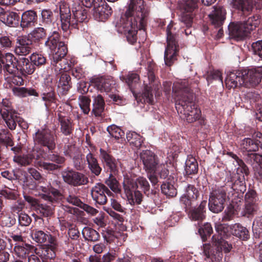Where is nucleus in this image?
Segmentation results:
<instances>
[{"instance_id": "41", "label": "nucleus", "mask_w": 262, "mask_h": 262, "mask_svg": "<svg viewBox=\"0 0 262 262\" xmlns=\"http://www.w3.org/2000/svg\"><path fill=\"white\" fill-rule=\"evenodd\" d=\"M12 92L14 95L19 97H25L28 95L37 96L38 94L34 89H27L24 87H14Z\"/></svg>"}, {"instance_id": "56", "label": "nucleus", "mask_w": 262, "mask_h": 262, "mask_svg": "<svg viewBox=\"0 0 262 262\" xmlns=\"http://www.w3.org/2000/svg\"><path fill=\"white\" fill-rule=\"evenodd\" d=\"M31 62L34 66H39L46 63V58L41 54L34 53L30 57Z\"/></svg>"}, {"instance_id": "58", "label": "nucleus", "mask_w": 262, "mask_h": 262, "mask_svg": "<svg viewBox=\"0 0 262 262\" xmlns=\"http://www.w3.org/2000/svg\"><path fill=\"white\" fill-rule=\"evenodd\" d=\"M29 245H26V247L23 245H15L14 248V253L20 257H24L28 252Z\"/></svg>"}, {"instance_id": "20", "label": "nucleus", "mask_w": 262, "mask_h": 262, "mask_svg": "<svg viewBox=\"0 0 262 262\" xmlns=\"http://www.w3.org/2000/svg\"><path fill=\"white\" fill-rule=\"evenodd\" d=\"M32 48V40L27 36L18 37L15 48V53L18 55L25 56L29 54Z\"/></svg>"}, {"instance_id": "10", "label": "nucleus", "mask_w": 262, "mask_h": 262, "mask_svg": "<svg viewBox=\"0 0 262 262\" xmlns=\"http://www.w3.org/2000/svg\"><path fill=\"white\" fill-rule=\"evenodd\" d=\"M0 113L7 124L11 130L14 129L16 126L17 113L12 109L11 103L7 99H3L0 103Z\"/></svg>"}, {"instance_id": "48", "label": "nucleus", "mask_w": 262, "mask_h": 262, "mask_svg": "<svg viewBox=\"0 0 262 262\" xmlns=\"http://www.w3.org/2000/svg\"><path fill=\"white\" fill-rule=\"evenodd\" d=\"M248 155L257 164L255 167V173L262 179V155L255 153H252Z\"/></svg>"}, {"instance_id": "14", "label": "nucleus", "mask_w": 262, "mask_h": 262, "mask_svg": "<svg viewBox=\"0 0 262 262\" xmlns=\"http://www.w3.org/2000/svg\"><path fill=\"white\" fill-rule=\"evenodd\" d=\"M33 159H35V165L38 166V162H43V160H49L55 162L57 164H62L64 162V158L58 155L52 154L48 155L40 148L35 147L31 154Z\"/></svg>"}, {"instance_id": "62", "label": "nucleus", "mask_w": 262, "mask_h": 262, "mask_svg": "<svg viewBox=\"0 0 262 262\" xmlns=\"http://www.w3.org/2000/svg\"><path fill=\"white\" fill-rule=\"evenodd\" d=\"M139 80V76L136 73H129L128 75L127 78L125 79V82L131 88L134 83H136Z\"/></svg>"}, {"instance_id": "63", "label": "nucleus", "mask_w": 262, "mask_h": 262, "mask_svg": "<svg viewBox=\"0 0 262 262\" xmlns=\"http://www.w3.org/2000/svg\"><path fill=\"white\" fill-rule=\"evenodd\" d=\"M246 203L255 204L256 194L253 190L248 192L245 195Z\"/></svg>"}, {"instance_id": "3", "label": "nucleus", "mask_w": 262, "mask_h": 262, "mask_svg": "<svg viewBox=\"0 0 262 262\" xmlns=\"http://www.w3.org/2000/svg\"><path fill=\"white\" fill-rule=\"evenodd\" d=\"M189 85L186 79L174 82L172 97L176 100V108L180 117L192 123L200 118L201 112L193 103V94L188 88Z\"/></svg>"}, {"instance_id": "50", "label": "nucleus", "mask_w": 262, "mask_h": 262, "mask_svg": "<svg viewBox=\"0 0 262 262\" xmlns=\"http://www.w3.org/2000/svg\"><path fill=\"white\" fill-rule=\"evenodd\" d=\"M78 99L80 108L85 114H88L90 111L91 100L85 96H80Z\"/></svg>"}, {"instance_id": "42", "label": "nucleus", "mask_w": 262, "mask_h": 262, "mask_svg": "<svg viewBox=\"0 0 262 262\" xmlns=\"http://www.w3.org/2000/svg\"><path fill=\"white\" fill-rule=\"evenodd\" d=\"M260 23V17L258 15L256 14L249 17L245 22L242 23L244 24L247 30L250 33L251 31L259 26Z\"/></svg>"}, {"instance_id": "33", "label": "nucleus", "mask_w": 262, "mask_h": 262, "mask_svg": "<svg viewBox=\"0 0 262 262\" xmlns=\"http://www.w3.org/2000/svg\"><path fill=\"white\" fill-rule=\"evenodd\" d=\"M155 76L152 72H149L148 78L150 81L149 85H146L144 89V91L142 94V97L143 99L144 102L148 103H152L154 101V97L152 93H151V83L154 81Z\"/></svg>"}, {"instance_id": "34", "label": "nucleus", "mask_w": 262, "mask_h": 262, "mask_svg": "<svg viewBox=\"0 0 262 262\" xmlns=\"http://www.w3.org/2000/svg\"><path fill=\"white\" fill-rule=\"evenodd\" d=\"M51 31V30L47 29V27L35 28L28 34V38L32 41H38L44 39L47 35V31Z\"/></svg>"}, {"instance_id": "36", "label": "nucleus", "mask_w": 262, "mask_h": 262, "mask_svg": "<svg viewBox=\"0 0 262 262\" xmlns=\"http://www.w3.org/2000/svg\"><path fill=\"white\" fill-rule=\"evenodd\" d=\"M93 112L96 116H100L104 110V101L100 95L93 97Z\"/></svg>"}, {"instance_id": "39", "label": "nucleus", "mask_w": 262, "mask_h": 262, "mask_svg": "<svg viewBox=\"0 0 262 262\" xmlns=\"http://www.w3.org/2000/svg\"><path fill=\"white\" fill-rule=\"evenodd\" d=\"M42 23L43 24L45 27H47V29L51 30L52 31V34L55 30H53V26L55 25L54 23H52L51 17L52 13L49 10H43L41 11Z\"/></svg>"}, {"instance_id": "37", "label": "nucleus", "mask_w": 262, "mask_h": 262, "mask_svg": "<svg viewBox=\"0 0 262 262\" xmlns=\"http://www.w3.org/2000/svg\"><path fill=\"white\" fill-rule=\"evenodd\" d=\"M185 170L187 174H195L198 170V164L195 159L188 156L185 162Z\"/></svg>"}, {"instance_id": "9", "label": "nucleus", "mask_w": 262, "mask_h": 262, "mask_svg": "<svg viewBox=\"0 0 262 262\" xmlns=\"http://www.w3.org/2000/svg\"><path fill=\"white\" fill-rule=\"evenodd\" d=\"M226 198V192L224 188L213 190L210 193L209 199V210L215 213L221 212L224 208Z\"/></svg>"}, {"instance_id": "4", "label": "nucleus", "mask_w": 262, "mask_h": 262, "mask_svg": "<svg viewBox=\"0 0 262 262\" xmlns=\"http://www.w3.org/2000/svg\"><path fill=\"white\" fill-rule=\"evenodd\" d=\"M45 45L51 50L52 70L56 75L62 74L72 69L74 62L64 58L67 54L68 48L64 42L60 41L58 32L54 31L45 42Z\"/></svg>"}, {"instance_id": "43", "label": "nucleus", "mask_w": 262, "mask_h": 262, "mask_svg": "<svg viewBox=\"0 0 262 262\" xmlns=\"http://www.w3.org/2000/svg\"><path fill=\"white\" fill-rule=\"evenodd\" d=\"M71 78L69 75L66 73H63L59 80L58 87L59 90L62 91V93L64 94H66L70 88Z\"/></svg>"}, {"instance_id": "2", "label": "nucleus", "mask_w": 262, "mask_h": 262, "mask_svg": "<svg viewBox=\"0 0 262 262\" xmlns=\"http://www.w3.org/2000/svg\"><path fill=\"white\" fill-rule=\"evenodd\" d=\"M147 11L143 0H129L128 8L117 24L118 32L124 34L128 41L133 44L137 40L138 29L144 30Z\"/></svg>"}, {"instance_id": "11", "label": "nucleus", "mask_w": 262, "mask_h": 262, "mask_svg": "<svg viewBox=\"0 0 262 262\" xmlns=\"http://www.w3.org/2000/svg\"><path fill=\"white\" fill-rule=\"evenodd\" d=\"M143 169L147 173H156L159 168V160L157 155L150 150H143L140 154Z\"/></svg>"}, {"instance_id": "8", "label": "nucleus", "mask_w": 262, "mask_h": 262, "mask_svg": "<svg viewBox=\"0 0 262 262\" xmlns=\"http://www.w3.org/2000/svg\"><path fill=\"white\" fill-rule=\"evenodd\" d=\"M123 184L128 203L131 205L140 204L142 201L143 195L138 190L134 191L136 188V184L135 180L130 174L124 175Z\"/></svg>"}, {"instance_id": "51", "label": "nucleus", "mask_w": 262, "mask_h": 262, "mask_svg": "<svg viewBox=\"0 0 262 262\" xmlns=\"http://www.w3.org/2000/svg\"><path fill=\"white\" fill-rule=\"evenodd\" d=\"M212 231V228L210 224L206 223L199 228L198 232L202 239L205 241L208 236L211 234Z\"/></svg>"}, {"instance_id": "19", "label": "nucleus", "mask_w": 262, "mask_h": 262, "mask_svg": "<svg viewBox=\"0 0 262 262\" xmlns=\"http://www.w3.org/2000/svg\"><path fill=\"white\" fill-rule=\"evenodd\" d=\"M230 7L238 12L245 14L253 9L252 0H228Z\"/></svg>"}, {"instance_id": "61", "label": "nucleus", "mask_w": 262, "mask_h": 262, "mask_svg": "<svg viewBox=\"0 0 262 262\" xmlns=\"http://www.w3.org/2000/svg\"><path fill=\"white\" fill-rule=\"evenodd\" d=\"M252 47L254 53L262 58V40H259L253 43Z\"/></svg>"}, {"instance_id": "25", "label": "nucleus", "mask_w": 262, "mask_h": 262, "mask_svg": "<svg viewBox=\"0 0 262 262\" xmlns=\"http://www.w3.org/2000/svg\"><path fill=\"white\" fill-rule=\"evenodd\" d=\"M199 195L198 190L192 185H188L185 193L181 196L180 201L184 204L186 208L191 206Z\"/></svg>"}, {"instance_id": "15", "label": "nucleus", "mask_w": 262, "mask_h": 262, "mask_svg": "<svg viewBox=\"0 0 262 262\" xmlns=\"http://www.w3.org/2000/svg\"><path fill=\"white\" fill-rule=\"evenodd\" d=\"M253 137L254 140L251 138H245L242 141L241 146L244 152L256 151L259 147L262 148V134L255 133Z\"/></svg>"}, {"instance_id": "16", "label": "nucleus", "mask_w": 262, "mask_h": 262, "mask_svg": "<svg viewBox=\"0 0 262 262\" xmlns=\"http://www.w3.org/2000/svg\"><path fill=\"white\" fill-rule=\"evenodd\" d=\"M0 59H1L5 73L14 75L17 72L18 60L13 54L10 53L3 54L0 51Z\"/></svg>"}, {"instance_id": "59", "label": "nucleus", "mask_w": 262, "mask_h": 262, "mask_svg": "<svg viewBox=\"0 0 262 262\" xmlns=\"http://www.w3.org/2000/svg\"><path fill=\"white\" fill-rule=\"evenodd\" d=\"M232 158L235 160V162L236 164L238 166L237 168V170H239L241 169V171L242 172H244L246 174L248 173V168L244 163V162L240 159H239L236 155L232 154Z\"/></svg>"}, {"instance_id": "40", "label": "nucleus", "mask_w": 262, "mask_h": 262, "mask_svg": "<svg viewBox=\"0 0 262 262\" xmlns=\"http://www.w3.org/2000/svg\"><path fill=\"white\" fill-rule=\"evenodd\" d=\"M32 239L38 243H43L48 239L49 242V238L53 237L51 234H48L41 230L34 229L32 230L31 234Z\"/></svg>"}, {"instance_id": "31", "label": "nucleus", "mask_w": 262, "mask_h": 262, "mask_svg": "<svg viewBox=\"0 0 262 262\" xmlns=\"http://www.w3.org/2000/svg\"><path fill=\"white\" fill-rule=\"evenodd\" d=\"M18 70H19L23 75H30L34 72L35 66L28 58L21 57L18 59Z\"/></svg>"}, {"instance_id": "57", "label": "nucleus", "mask_w": 262, "mask_h": 262, "mask_svg": "<svg viewBox=\"0 0 262 262\" xmlns=\"http://www.w3.org/2000/svg\"><path fill=\"white\" fill-rule=\"evenodd\" d=\"M135 184H136V187H140L141 189L143 190L144 192H146L149 190V184L146 179L144 177H140L138 178L136 181H135Z\"/></svg>"}, {"instance_id": "23", "label": "nucleus", "mask_w": 262, "mask_h": 262, "mask_svg": "<svg viewBox=\"0 0 262 262\" xmlns=\"http://www.w3.org/2000/svg\"><path fill=\"white\" fill-rule=\"evenodd\" d=\"M107 190V188L103 184L97 183L91 189V195L94 201L99 204H104L107 201L105 194Z\"/></svg>"}, {"instance_id": "29", "label": "nucleus", "mask_w": 262, "mask_h": 262, "mask_svg": "<svg viewBox=\"0 0 262 262\" xmlns=\"http://www.w3.org/2000/svg\"><path fill=\"white\" fill-rule=\"evenodd\" d=\"M100 159L102 162L105 163V165L109 168L110 170L114 173L117 171L119 165V162L102 148H100Z\"/></svg>"}, {"instance_id": "5", "label": "nucleus", "mask_w": 262, "mask_h": 262, "mask_svg": "<svg viewBox=\"0 0 262 262\" xmlns=\"http://www.w3.org/2000/svg\"><path fill=\"white\" fill-rule=\"evenodd\" d=\"M261 79L262 66L231 72L228 74L225 83L229 89L235 88L238 85L254 86L257 85Z\"/></svg>"}, {"instance_id": "64", "label": "nucleus", "mask_w": 262, "mask_h": 262, "mask_svg": "<svg viewBox=\"0 0 262 262\" xmlns=\"http://www.w3.org/2000/svg\"><path fill=\"white\" fill-rule=\"evenodd\" d=\"M252 229L255 233H259L260 230L262 229V216L256 217L253 222Z\"/></svg>"}, {"instance_id": "17", "label": "nucleus", "mask_w": 262, "mask_h": 262, "mask_svg": "<svg viewBox=\"0 0 262 262\" xmlns=\"http://www.w3.org/2000/svg\"><path fill=\"white\" fill-rule=\"evenodd\" d=\"M112 8L105 3L94 4L92 9V14L95 19L103 21L112 14Z\"/></svg>"}, {"instance_id": "7", "label": "nucleus", "mask_w": 262, "mask_h": 262, "mask_svg": "<svg viewBox=\"0 0 262 262\" xmlns=\"http://www.w3.org/2000/svg\"><path fill=\"white\" fill-rule=\"evenodd\" d=\"M174 30L173 23L171 22L166 29L167 45L164 53V61L167 66H171L176 60L179 50V46L174 36Z\"/></svg>"}, {"instance_id": "6", "label": "nucleus", "mask_w": 262, "mask_h": 262, "mask_svg": "<svg viewBox=\"0 0 262 262\" xmlns=\"http://www.w3.org/2000/svg\"><path fill=\"white\" fill-rule=\"evenodd\" d=\"M88 9L78 5L73 8V17L71 20L70 11L68 9L63 11L60 8L61 26L62 30L67 32L71 26L74 28L78 27L79 23L86 22L88 18Z\"/></svg>"}, {"instance_id": "12", "label": "nucleus", "mask_w": 262, "mask_h": 262, "mask_svg": "<svg viewBox=\"0 0 262 262\" xmlns=\"http://www.w3.org/2000/svg\"><path fill=\"white\" fill-rule=\"evenodd\" d=\"M33 139L35 143L47 147L49 150H53L55 147L54 136L46 127L38 129L33 136Z\"/></svg>"}, {"instance_id": "30", "label": "nucleus", "mask_w": 262, "mask_h": 262, "mask_svg": "<svg viewBox=\"0 0 262 262\" xmlns=\"http://www.w3.org/2000/svg\"><path fill=\"white\" fill-rule=\"evenodd\" d=\"M226 11L225 9L221 7H216L214 10L209 15L212 24L215 27L222 25L225 19Z\"/></svg>"}, {"instance_id": "28", "label": "nucleus", "mask_w": 262, "mask_h": 262, "mask_svg": "<svg viewBox=\"0 0 262 262\" xmlns=\"http://www.w3.org/2000/svg\"><path fill=\"white\" fill-rule=\"evenodd\" d=\"M37 21V14L33 10L24 12L21 15L20 26L24 29L35 26Z\"/></svg>"}, {"instance_id": "21", "label": "nucleus", "mask_w": 262, "mask_h": 262, "mask_svg": "<svg viewBox=\"0 0 262 262\" xmlns=\"http://www.w3.org/2000/svg\"><path fill=\"white\" fill-rule=\"evenodd\" d=\"M197 5L195 1L188 0L185 3V11L181 15L180 20L187 27H189L191 26L192 22V14L191 12L196 8Z\"/></svg>"}, {"instance_id": "60", "label": "nucleus", "mask_w": 262, "mask_h": 262, "mask_svg": "<svg viewBox=\"0 0 262 262\" xmlns=\"http://www.w3.org/2000/svg\"><path fill=\"white\" fill-rule=\"evenodd\" d=\"M18 222L23 226H27L31 222V218L26 213H20L18 215Z\"/></svg>"}, {"instance_id": "18", "label": "nucleus", "mask_w": 262, "mask_h": 262, "mask_svg": "<svg viewBox=\"0 0 262 262\" xmlns=\"http://www.w3.org/2000/svg\"><path fill=\"white\" fill-rule=\"evenodd\" d=\"M228 30L230 36L237 40L243 39L249 34L244 24L241 22L230 24Z\"/></svg>"}, {"instance_id": "47", "label": "nucleus", "mask_w": 262, "mask_h": 262, "mask_svg": "<svg viewBox=\"0 0 262 262\" xmlns=\"http://www.w3.org/2000/svg\"><path fill=\"white\" fill-rule=\"evenodd\" d=\"M41 98L45 102V105L47 110H49L52 104H55L56 103L55 94L53 91H50L47 93H43L41 95Z\"/></svg>"}, {"instance_id": "32", "label": "nucleus", "mask_w": 262, "mask_h": 262, "mask_svg": "<svg viewBox=\"0 0 262 262\" xmlns=\"http://www.w3.org/2000/svg\"><path fill=\"white\" fill-rule=\"evenodd\" d=\"M0 144L5 145L7 147H11V150L14 152H18L20 147H13L12 135L8 130L3 129L0 131Z\"/></svg>"}, {"instance_id": "45", "label": "nucleus", "mask_w": 262, "mask_h": 262, "mask_svg": "<svg viewBox=\"0 0 262 262\" xmlns=\"http://www.w3.org/2000/svg\"><path fill=\"white\" fill-rule=\"evenodd\" d=\"M82 234L86 240L91 241L98 240L99 236L98 233L96 230L88 227L83 229Z\"/></svg>"}, {"instance_id": "22", "label": "nucleus", "mask_w": 262, "mask_h": 262, "mask_svg": "<svg viewBox=\"0 0 262 262\" xmlns=\"http://www.w3.org/2000/svg\"><path fill=\"white\" fill-rule=\"evenodd\" d=\"M38 189L42 191V193H39L38 195L45 200L53 203L62 199L61 193L55 188L52 187L48 188L43 186H39Z\"/></svg>"}, {"instance_id": "53", "label": "nucleus", "mask_w": 262, "mask_h": 262, "mask_svg": "<svg viewBox=\"0 0 262 262\" xmlns=\"http://www.w3.org/2000/svg\"><path fill=\"white\" fill-rule=\"evenodd\" d=\"M107 130L110 136L116 139L121 138L124 134V132L120 127L115 125L108 126Z\"/></svg>"}, {"instance_id": "26", "label": "nucleus", "mask_w": 262, "mask_h": 262, "mask_svg": "<svg viewBox=\"0 0 262 262\" xmlns=\"http://www.w3.org/2000/svg\"><path fill=\"white\" fill-rule=\"evenodd\" d=\"M206 201H203L200 205L191 209L188 212V217L191 221H195L198 222L202 221L205 218Z\"/></svg>"}, {"instance_id": "24", "label": "nucleus", "mask_w": 262, "mask_h": 262, "mask_svg": "<svg viewBox=\"0 0 262 262\" xmlns=\"http://www.w3.org/2000/svg\"><path fill=\"white\" fill-rule=\"evenodd\" d=\"M93 82L101 92L108 93L114 89V81L111 78L96 77L93 79Z\"/></svg>"}, {"instance_id": "13", "label": "nucleus", "mask_w": 262, "mask_h": 262, "mask_svg": "<svg viewBox=\"0 0 262 262\" xmlns=\"http://www.w3.org/2000/svg\"><path fill=\"white\" fill-rule=\"evenodd\" d=\"M62 176L66 183L74 186L84 185L89 182L87 176L72 169L64 170L62 173Z\"/></svg>"}, {"instance_id": "35", "label": "nucleus", "mask_w": 262, "mask_h": 262, "mask_svg": "<svg viewBox=\"0 0 262 262\" xmlns=\"http://www.w3.org/2000/svg\"><path fill=\"white\" fill-rule=\"evenodd\" d=\"M88 167L92 173L95 175L99 176L101 171V168L100 167L97 160L94 157L92 154L89 152L86 156Z\"/></svg>"}, {"instance_id": "44", "label": "nucleus", "mask_w": 262, "mask_h": 262, "mask_svg": "<svg viewBox=\"0 0 262 262\" xmlns=\"http://www.w3.org/2000/svg\"><path fill=\"white\" fill-rule=\"evenodd\" d=\"M59 121L61 125V131L64 135H70L72 131V127L71 121L66 117H63L61 115L59 116Z\"/></svg>"}, {"instance_id": "46", "label": "nucleus", "mask_w": 262, "mask_h": 262, "mask_svg": "<svg viewBox=\"0 0 262 262\" xmlns=\"http://www.w3.org/2000/svg\"><path fill=\"white\" fill-rule=\"evenodd\" d=\"M6 18H4V23L8 26L15 27L19 24V17L18 15L13 12H9L5 14Z\"/></svg>"}, {"instance_id": "52", "label": "nucleus", "mask_w": 262, "mask_h": 262, "mask_svg": "<svg viewBox=\"0 0 262 262\" xmlns=\"http://www.w3.org/2000/svg\"><path fill=\"white\" fill-rule=\"evenodd\" d=\"M162 192L165 195L173 197L177 194L176 189L169 183H164L161 185Z\"/></svg>"}, {"instance_id": "27", "label": "nucleus", "mask_w": 262, "mask_h": 262, "mask_svg": "<svg viewBox=\"0 0 262 262\" xmlns=\"http://www.w3.org/2000/svg\"><path fill=\"white\" fill-rule=\"evenodd\" d=\"M58 247L56 238L54 237L49 238V242L45 244L42 248V255L46 258L53 259L56 256L55 251Z\"/></svg>"}, {"instance_id": "49", "label": "nucleus", "mask_w": 262, "mask_h": 262, "mask_svg": "<svg viewBox=\"0 0 262 262\" xmlns=\"http://www.w3.org/2000/svg\"><path fill=\"white\" fill-rule=\"evenodd\" d=\"M37 211L44 217H48L52 215L53 213V205L47 204H38L37 207Z\"/></svg>"}, {"instance_id": "55", "label": "nucleus", "mask_w": 262, "mask_h": 262, "mask_svg": "<svg viewBox=\"0 0 262 262\" xmlns=\"http://www.w3.org/2000/svg\"><path fill=\"white\" fill-rule=\"evenodd\" d=\"M33 159L31 155H24L23 156H15L14 161L21 166H26L31 163Z\"/></svg>"}, {"instance_id": "1", "label": "nucleus", "mask_w": 262, "mask_h": 262, "mask_svg": "<svg viewBox=\"0 0 262 262\" xmlns=\"http://www.w3.org/2000/svg\"><path fill=\"white\" fill-rule=\"evenodd\" d=\"M215 230L218 234L212 236L215 251L211 250L209 244H204L203 247V252L206 257L205 260L206 262H212L213 260L219 262L223 257L222 251L227 253L231 250L232 246L224 239L230 233L243 240H246L249 237L248 230L239 224L230 226L226 224L216 223Z\"/></svg>"}, {"instance_id": "54", "label": "nucleus", "mask_w": 262, "mask_h": 262, "mask_svg": "<svg viewBox=\"0 0 262 262\" xmlns=\"http://www.w3.org/2000/svg\"><path fill=\"white\" fill-rule=\"evenodd\" d=\"M105 183L115 193L120 192L121 189L119 186V183L117 180L112 176V174H110V177L106 180Z\"/></svg>"}, {"instance_id": "38", "label": "nucleus", "mask_w": 262, "mask_h": 262, "mask_svg": "<svg viewBox=\"0 0 262 262\" xmlns=\"http://www.w3.org/2000/svg\"><path fill=\"white\" fill-rule=\"evenodd\" d=\"M126 139L130 144L136 148H140L143 142L142 137L135 132H129L126 134Z\"/></svg>"}]
</instances>
